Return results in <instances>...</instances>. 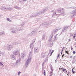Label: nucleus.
Instances as JSON below:
<instances>
[{
  "label": "nucleus",
  "instance_id": "obj_1",
  "mask_svg": "<svg viewBox=\"0 0 76 76\" xmlns=\"http://www.w3.org/2000/svg\"><path fill=\"white\" fill-rule=\"evenodd\" d=\"M32 50H31V51L30 52L29 54V56L28 57V58L27 59V61H26L25 63V69H26L28 67V64L31 63V61L32 59V53H33Z\"/></svg>",
  "mask_w": 76,
  "mask_h": 76
},
{
  "label": "nucleus",
  "instance_id": "obj_2",
  "mask_svg": "<svg viewBox=\"0 0 76 76\" xmlns=\"http://www.w3.org/2000/svg\"><path fill=\"white\" fill-rule=\"evenodd\" d=\"M53 34H51L49 37V42H50V44L49 45V47H52L53 46V41H52L53 39Z\"/></svg>",
  "mask_w": 76,
  "mask_h": 76
},
{
  "label": "nucleus",
  "instance_id": "obj_3",
  "mask_svg": "<svg viewBox=\"0 0 76 76\" xmlns=\"http://www.w3.org/2000/svg\"><path fill=\"white\" fill-rule=\"evenodd\" d=\"M57 12L58 13H60L61 14H65V12L64 11V10L63 8H60L58 9Z\"/></svg>",
  "mask_w": 76,
  "mask_h": 76
},
{
  "label": "nucleus",
  "instance_id": "obj_4",
  "mask_svg": "<svg viewBox=\"0 0 76 76\" xmlns=\"http://www.w3.org/2000/svg\"><path fill=\"white\" fill-rule=\"evenodd\" d=\"M53 21L52 20H50L48 22L44 23L42 24V25H45V26H47V25H51V23H52Z\"/></svg>",
  "mask_w": 76,
  "mask_h": 76
},
{
  "label": "nucleus",
  "instance_id": "obj_5",
  "mask_svg": "<svg viewBox=\"0 0 76 76\" xmlns=\"http://www.w3.org/2000/svg\"><path fill=\"white\" fill-rule=\"evenodd\" d=\"M13 48V46H12V45L8 44L7 45V50H8L9 51H10L11 50H12V48Z\"/></svg>",
  "mask_w": 76,
  "mask_h": 76
},
{
  "label": "nucleus",
  "instance_id": "obj_6",
  "mask_svg": "<svg viewBox=\"0 0 76 76\" xmlns=\"http://www.w3.org/2000/svg\"><path fill=\"white\" fill-rule=\"evenodd\" d=\"M19 61V59H18L17 60V61H16V63H12V64L11 66H12L13 67H15L18 64Z\"/></svg>",
  "mask_w": 76,
  "mask_h": 76
},
{
  "label": "nucleus",
  "instance_id": "obj_7",
  "mask_svg": "<svg viewBox=\"0 0 76 76\" xmlns=\"http://www.w3.org/2000/svg\"><path fill=\"white\" fill-rule=\"evenodd\" d=\"M19 50H18V49H16L13 52V54L14 55H17L19 53Z\"/></svg>",
  "mask_w": 76,
  "mask_h": 76
},
{
  "label": "nucleus",
  "instance_id": "obj_8",
  "mask_svg": "<svg viewBox=\"0 0 76 76\" xmlns=\"http://www.w3.org/2000/svg\"><path fill=\"white\" fill-rule=\"evenodd\" d=\"M71 14H73V15L71 16V18H72L73 17L76 15V10H75L72 12H70Z\"/></svg>",
  "mask_w": 76,
  "mask_h": 76
},
{
  "label": "nucleus",
  "instance_id": "obj_9",
  "mask_svg": "<svg viewBox=\"0 0 76 76\" xmlns=\"http://www.w3.org/2000/svg\"><path fill=\"white\" fill-rule=\"evenodd\" d=\"M68 28V26H65L64 27V28L63 29L62 31V33H64V32H66L67 31V30Z\"/></svg>",
  "mask_w": 76,
  "mask_h": 76
},
{
  "label": "nucleus",
  "instance_id": "obj_10",
  "mask_svg": "<svg viewBox=\"0 0 76 76\" xmlns=\"http://www.w3.org/2000/svg\"><path fill=\"white\" fill-rule=\"evenodd\" d=\"M39 51V49L37 48H34V54H36V53H37Z\"/></svg>",
  "mask_w": 76,
  "mask_h": 76
},
{
  "label": "nucleus",
  "instance_id": "obj_11",
  "mask_svg": "<svg viewBox=\"0 0 76 76\" xmlns=\"http://www.w3.org/2000/svg\"><path fill=\"white\" fill-rule=\"evenodd\" d=\"M48 9V7H45V8H44L43 10V11H41V12H42V14L43 13H44L45 12H46V11Z\"/></svg>",
  "mask_w": 76,
  "mask_h": 76
},
{
  "label": "nucleus",
  "instance_id": "obj_12",
  "mask_svg": "<svg viewBox=\"0 0 76 76\" xmlns=\"http://www.w3.org/2000/svg\"><path fill=\"white\" fill-rule=\"evenodd\" d=\"M45 57V53H42L41 54V58H44Z\"/></svg>",
  "mask_w": 76,
  "mask_h": 76
},
{
  "label": "nucleus",
  "instance_id": "obj_13",
  "mask_svg": "<svg viewBox=\"0 0 76 76\" xmlns=\"http://www.w3.org/2000/svg\"><path fill=\"white\" fill-rule=\"evenodd\" d=\"M58 30H60V29H58L57 28L55 29L53 31L52 34H54V33H55V32H57V31H58Z\"/></svg>",
  "mask_w": 76,
  "mask_h": 76
},
{
  "label": "nucleus",
  "instance_id": "obj_14",
  "mask_svg": "<svg viewBox=\"0 0 76 76\" xmlns=\"http://www.w3.org/2000/svg\"><path fill=\"white\" fill-rule=\"evenodd\" d=\"M36 16H38L40 14H42L41 11H39L37 13H35Z\"/></svg>",
  "mask_w": 76,
  "mask_h": 76
},
{
  "label": "nucleus",
  "instance_id": "obj_15",
  "mask_svg": "<svg viewBox=\"0 0 76 76\" xmlns=\"http://www.w3.org/2000/svg\"><path fill=\"white\" fill-rule=\"evenodd\" d=\"M1 9L3 10H7V8H6L5 7H1Z\"/></svg>",
  "mask_w": 76,
  "mask_h": 76
},
{
  "label": "nucleus",
  "instance_id": "obj_16",
  "mask_svg": "<svg viewBox=\"0 0 76 76\" xmlns=\"http://www.w3.org/2000/svg\"><path fill=\"white\" fill-rule=\"evenodd\" d=\"M30 47L31 49L32 50V49L34 48V45L32 43L30 45Z\"/></svg>",
  "mask_w": 76,
  "mask_h": 76
},
{
  "label": "nucleus",
  "instance_id": "obj_17",
  "mask_svg": "<svg viewBox=\"0 0 76 76\" xmlns=\"http://www.w3.org/2000/svg\"><path fill=\"white\" fill-rule=\"evenodd\" d=\"M15 31H18V30H16V28H15V29H14V30H12L11 31V32L12 34H15L16 33V32H15Z\"/></svg>",
  "mask_w": 76,
  "mask_h": 76
},
{
  "label": "nucleus",
  "instance_id": "obj_18",
  "mask_svg": "<svg viewBox=\"0 0 76 76\" xmlns=\"http://www.w3.org/2000/svg\"><path fill=\"white\" fill-rule=\"evenodd\" d=\"M46 36V34H43L42 36V39H44L45 38V36Z\"/></svg>",
  "mask_w": 76,
  "mask_h": 76
},
{
  "label": "nucleus",
  "instance_id": "obj_19",
  "mask_svg": "<svg viewBox=\"0 0 76 76\" xmlns=\"http://www.w3.org/2000/svg\"><path fill=\"white\" fill-rule=\"evenodd\" d=\"M21 55L22 56H21L22 58H23L25 56V53H24V52H22L21 53Z\"/></svg>",
  "mask_w": 76,
  "mask_h": 76
},
{
  "label": "nucleus",
  "instance_id": "obj_20",
  "mask_svg": "<svg viewBox=\"0 0 76 76\" xmlns=\"http://www.w3.org/2000/svg\"><path fill=\"white\" fill-rule=\"evenodd\" d=\"M57 40V35H55L54 38V41H56Z\"/></svg>",
  "mask_w": 76,
  "mask_h": 76
},
{
  "label": "nucleus",
  "instance_id": "obj_21",
  "mask_svg": "<svg viewBox=\"0 0 76 76\" xmlns=\"http://www.w3.org/2000/svg\"><path fill=\"white\" fill-rule=\"evenodd\" d=\"M0 35H5V33L4 31H2L0 32Z\"/></svg>",
  "mask_w": 76,
  "mask_h": 76
},
{
  "label": "nucleus",
  "instance_id": "obj_22",
  "mask_svg": "<svg viewBox=\"0 0 76 76\" xmlns=\"http://www.w3.org/2000/svg\"><path fill=\"white\" fill-rule=\"evenodd\" d=\"M15 58H16L15 57V55H12V60H15Z\"/></svg>",
  "mask_w": 76,
  "mask_h": 76
},
{
  "label": "nucleus",
  "instance_id": "obj_23",
  "mask_svg": "<svg viewBox=\"0 0 76 76\" xmlns=\"http://www.w3.org/2000/svg\"><path fill=\"white\" fill-rule=\"evenodd\" d=\"M14 7L15 9H18V10H20V8L19 7H18L17 6H15Z\"/></svg>",
  "mask_w": 76,
  "mask_h": 76
},
{
  "label": "nucleus",
  "instance_id": "obj_24",
  "mask_svg": "<svg viewBox=\"0 0 76 76\" xmlns=\"http://www.w3.org/2000/svg\"><path fill=\"white\" fill-rule=\"evenodd\" d=\"M20 44V42L19 43H18L17 42H14V43H13V44H14V45H17V44Z\"/></svg>",
  "mask_w": 76,
  "mask_h": 76
},
{
  "label": "nucleus",
  "instance_id": "obj_25",
  "mask_svg": "<svg viewBox=\"0 0 76 76\" xmlns=\"http://www.w3.org/2000/svg\"><path fill=\"white\" fill-rule=\"evenodd\" d=\"M7 20L8 21V22H11L12 21V20L9 18H7Z\"/></svg>",
  "mask_w": 76,
  "mask_h": 76
},
{
  "label": "nucleus",
  "instance_id": "obj_26",
  "mask_svg": "<svg viewBox=\"0 0 76 76\" xmlns=\"http://www.w3.org/2000/svg\"><path fill=\"white\" fill-rule=\"evenodd\" d=\"M35 42V39H33L31 44H32L34 45V42Z\"/></svg>",
  "mask_w": 76,
  "mask_h": 76
},
{
  "label": "nucleus",
  "instance_id": "obj_27",
  "mask_svg": "<svg viewBox=\"0 0 76 76\" xmlns=\"http://www.w3.org/2000/svg\"><path fill=\"white\" fill-rule=\"evenodd\" d=\"M35 42V39H33L31 44H32L34 45V42Z\"/></svg>",
  "mask_w": 76,
  "mask_h": 76
},
{
  "label": "nucleus",
  "instance_id": "obj_28",
  "mask_svg": "<svg viewBox=\"0 0 76 76\" xmlns=\"http://www.w3.org/2000/svg\"><path fill=\"white\" fill-rule=\"evenodd\" d=\"M73 69H75V68H73L72 69V73H75V72L74 71H73Z\"/></svg>",
  "mask_w": 76,
  "mask_h": 76
},
{
  "label": "nucleus",
  "instance_id": "obj_29",
  "mask_svg": "<svg viewBox=\"0 0 76 76\" xmlns=\"http://www.w3.org/2000/svg\"><path fill=\"white\" fill-rule=\"evenodd\" d=\"M11 8L7 7V10H11Z\"/></svg>",
  "mask_w": 76,
  "mask_h": 76
},
{
  "label": "nucleus",
  "instance_id": "obj_30",
  "mask_svg": "<svg viewBox=\"0 0 76 76\" xmlns=\"http://www.w3.org/2000/svg\"><path fill=\"white\" fill-rule=\"evenodd\" d=\"M19 2L21 4H22L23 3V1H22V0H19Z\"/></svg>",
  "mask_w": 76,
  "mask_h": 76
},
{
  "label": "nucleus",
  "instance_id": "obj_31",
  "mask_svg": "<svg viewBox=\"0 0 76 76\" xmlns=\"http://www.w3.org/2000/svg\"><path fill=\"white\" fill-rule=\"evenodd\" d=\"M4 66L3 64L2 63L0 62V66Z\"/></svg>",
  "mask_w": 76,
  "mask_h": 76
},
{
  "label": "nucleus",
  "instance_id": "obj_32",
  "mask_svg": "<svg viewBox=\"0 0 76 76\" xmlns=\"http://www.w3.org/2000/svg\"><path fill=\"white\" fill-rule=\"evenodd\" d=\"M65 53L67 54H69V52L68 51H67V50H65Z\"/></svg>",
  "mask_w": 76,
  "mask_h": 76
},
{
  "label": "nucleus",
  "instance_id": "obj_33",
  "mask_svg": "<svg viewBox=\"0 0 76 76\" xmlns=\"http://www.w3.org/2000/svg\"><path fill=\"white\" fill-rule=\"evenodd\" d=\"M57 15V14H56V12L53 13L52 17H53V16H54V15Z\"/></svg>",
  "mask_w": 76,
  "mask_h": 76
},
{
  "label": "nucleus",
  "instance_id": "obj_34",
  "mask_svg": "<svg viewBox=\"0 0 76 76\" xmlns=\"http://www.w3.org/2000/svg\"><path fill=\"white\" fill-rule=\"evenodd\" d=\"M72 9H75V10H76V8L75 7H72Z\"/></svg>",
  "mask_w": 76,
  "mask_h": 76
},
{
  "label": "nucleus",
  "instance_id": "obj_35",
  "mask_svg": "<svg viewBox=\"0 0 76 76\" xmlns=\"http://www.w3.org/2000/svg\"><path fill=\"white\" fill-rule=\"evenodd\" d=\"M32 16L33 17H36V14L35 13L33 15H32Z\"/></svg>",
  "mask_w": 76,
  "mask_h": 76
},
{
  "label": "nucleus",
  "instance_id": "obj_36",
  "mask_svg": "<svg viewBox=\"0 0 76 76\" xmlns=\"http://www.w3.org/2000/svg\"><path fill=\"white\" fill-rule=\"evenodd\" d=\"M20 73H21V72L20 71V72H18V76H19V75H20Z\"/></svg>",
  "mask_w": 76,
  "mask_h": 76
},
{
  "label": "nucleus",
  "instance_id": "obj_37",
  "mask_svg": "<svg viewBox=\"0 0 76 76\" xmlns=\"http://www.w3.org/2000/svg\"><path fill=\"white\" fill-rule=\"evenodd\" d=\"M53 69H51V71H50V73H53Z\"/></svg>",
  "mask_w": 76,
  "mask_h": 76
},
{
  "label": "nucleus",
  "instance_id": "obj_38",
  "mask_svg": "<svg viewBox=\"0 0 76 76\" xmlns=\"http://www.w3.org/2000/svg\"><path fill=\"white\" fill-rule=\"evenodd\" d=\"M43 74L44 75H45V70H44V71Z\"/></svg>",
  "mask_w": 76,
  "mask_h": 76
},
{
  "label": "nucleus",
  "instance_id": "obj_39",
  "mask_svg": "<svg viewBox=\"0 0 76 76\" xmlns=\"http://www.w3.org/2000/svg\"><path fill=\"white\" fill-rule=\"evenodd\" d=\"M65 70H66V69H62V71L63 72L65 71Z\"/></svg>",
  "mask_w": 76,
  "mask_h": 76
},
{
  "label": "nucleus",
  "instance_id": "obj_40",
  "mask_svg": "<svg viewBox=\"0 0 76 76\" xmlns=\"http://www.w3.org/2000/svg\"><path fill=\"white\" fill-rule=\"evenodd\" d=\"M54 52V50H53L51 53V55H52V54H53V53Z\"/></svg>",
  "mask_w": 76,
  "mask_h": 76
},
{
  "label": "nucleus",
  "instance_id": "obj_41",
  "mask_svg": "<svg viewBox=\"0 0 76 76\" xmlns=\"http://www.w3.org/2000/svg\"><path fill=\"white\" fill-rule=\"evenodd\" d=\"M34 33H35V32H34V31H32L31 32V34H34Z\"/></svg>",
  "mask_w": 76,
  "mask_h": 76
},
{
  "label": "nucleus",
  "instance_id": "obj_42",
  "mask_svg": "<svg viewBox=\"0 0 76 76\" xmlns=\"http://www.w3.org/2000/svg\"><path fill=\"white\" fill-rule=\"evenodd\" d=\"M59 56H60V54H58V55L57 56V58H58Z\"/></svg>",
  "mask_w": 76,
  "mask_h": 76
},
{
  "label": "nucleus",
  "instance_id": "obj_43",
  "mask_svg": "<svg viewBox=\"0 0 76 76\" xmlns=\"http://www.w3.org/2000/svg\"><path fill=\"white\" fill-rule=\"evenodd\" d=\"M76 35H75L73 37V38H74V39H75V37H76Z\"/></svg>",
  "mask_w": 76,
  "mask_h": 76
},
{
  "label": "nucleus",
  "instance_id": "obj_44",
  "mask_svg": "<svg viewBox=\"0 0 76 76\" xmlns=\"http://www.w3.org/2000/svg\"><path fill=\"white\" fill-rule=\"evenodd\" d=\"M51 50H50L49 51V54H50V53H51Z\"/></svg>",
  "mask_w": 76,
  "mask_h": 76
},
{
  "label": "nucleus",
  "instance_id": "obj_45",
  "mask_svg": "<svg viewBox=\"0 0 76 76\" xmlns=\"http://www.w3.org/2000/svg\"><path fill=\"white\" fill-rule=\"evenodd\" d=\"M17 42V43H19V42H20V43H21V42H20V41H18V42Z\"/></svg>",
  "mask_w": 76,
  "mask_h": 76
},
{
  "label": "nucleus",
  "instance_id": "obj_46",
  "mask_svg": "<svg viewBox=\"0 0 76 76\" xmlns=\"http://www.w3.org/2000/svg\"><path fill=\"white\" fill-rule=\"evenodd\" d=\"M38 44H39V45H41V42H38Z\"/></svg>",
  "mask_w": 76,
  "mask_h": 76
},
{
  "label": "nucleus",
  "instance_id": "obj_47",
  "mask_svg": "<svg viewBox=\"0 0 76 76\" xmlns=\"http://www.w3.org/2000/svg\"><path fill=\"white\" fill-rule=\"evenodd\" d=\"M53 74L52 73H50V76H51V75H52V74Z\"/></svg>",
  "mask_w": 76,
  "mask_h": 76
},
{
  "label": "nucleus",
  "instance_id": "obj_48",
  "mask_svg": "<svg viewBox=\"0 0 76 76\" xmlns=\"http://www.w3.org/2000/svg\"><path fill=\"white\" fill-rule=\"evenodd\" d=\"M75 53H76V52H75V51H73V54H75Z\"/></svg>",
  "mask_w": 76,
  "mask_h": 76
},
{
  "label": "nucleus",
  "instance_id": "obj_49",
  "mask_svg": "<svg viewBox=\"0 0 76 76\" xmlns=\"http://www.w3.org/2000/svg\"><path fill=\"white\" fill-rule=\"evenodd\" d=\"M24 25V23H22V24L21 25L22 26H22Z\"/></svg>",
  "mask_w": 76,
  "mask_h": 76
},
{
  "label": "nucleus",
  "instance_id": "obj_50",
  "mask_svg": "<svg viewBox=\"0 0 76 76\" xmlns=\"http://www.w3.org/2000/svg\"><path fill=\"white\" fill-rule=\"evenodd\" d=\"M1 52L0 51V57L1 56Z\"/></svg>",
  "mask_w": 76,
  "mask_h": 76
},
{
  "label": "nucleus",
  "instance_id": "obj_51",
  "mask_svg": "<svg viewBox=\"0 0 76 76\" xmlns=\"http://www.w3.org/2000/svg\"><path fill=\"white\" fill-rule=\"evenodd\" d=\"M70 41H72V39H69V42Z\"/></svg>",
  "mask_w": 76,
  "mask_h": 76
},
{
  "label": "nucleus",
  "instance_id": "obj_52",
  "mask_svg": "<svg viewBox=\"0 0 76 76\" xmlns=\"http://www.w3.org/2000/svg\"><path fill=\"white\" fill-rule=\"evenodd\" d=\"M72 57L75 58V56H74V57H72V56H70V58H72Z\"/></svg>",
  "mask_w": 76,
  "mask_h": 76
},
{
  "label": "nucleus",
  "instance_id": "obj_53",
  "mask_svg": "<svg viewBox=\"0 0 76 76\" xmlns=\"http://www.w3.org/2000/svg\"><path fill=\"white\" fill-rule=\"evenodd\" d=\"M44 62H43V63L42 64V67H43V66H44Z\"/></svg>",
  "mask_w": 76,
  "mask_h": 76
},
{
  "label": "nucleus",
  "instance_id": "obj_54",
  "mask_svg": "<svg viewBox=\"0 0 76 76\" xmlns=\"http://www.w3.org/2000/svg\"><path fill=\"white\" fill-rule=\"evenodd\" d=\"M42 31H39V32H42Z\"/></svg>",
  "mask_w": 76,
  "mask_h": 76
},
{
  "label": "nucleus",
  "instance_id": "obj_55",
  "mask_svg": "<svg viewBox=\"0 0 76 76\" xmlns=\"http://www.w3.org/2000/svg\"><path fill=\"white\" fill-rule=\"evenodd\" d=\"M50 68L51 69H53V67H52V66L50 67Z\"/></svg>",
  "mask_w": 76,
  "mask_h": 76
},
{
  "label": "nucleus",
  "instance_id": "obj_56",
  "mask_svg": "<svg viewBox=\"0 0 76 76\" xmlns=\"http://www.w3.org/2000/svg\"><path fill=\"white\" fill-rule=\"evenodd\" d=\"M68 74H70V72H68Z\"/></svg>",
  "mask_w": 76,
  "mask_h": 76
},
{
  "label": "nucleus",
  "instance_id": "obj_57",
  "mask_svg": "<svg viewBox=\"0 0 76 76\" xmlns=\"http://www.w3.org/2000/svg\"><path fill=\"white\" fill-rule=\"evenodd\" d=\"M64 55H62V57H64Z\"/></svg>",
  "mask_w": 76,
  "mask_h": 76
},
{
  "label": "nucleus",
  "instance_id": "obj_58",
  "mask_svg": "<svg viewBox=\"0 0 76 76\" xmlns=\"http://www.w3.org/2000/svg\"><path fill=\"white\" fill-rule=\"evenodd\" d=\"M63 48H62V50H64V47H63Z\"/></svg>",
  "mask_w": 76,
  "mask_h": 76
},
{
  "label": "nucleus",
  "instance_id": "obj_59",
  "mask_svg": "<svg viewBox=\"0 0 76 76\" xmlns=\"http://www.w3.org/2000/svg\"><path fill=\"white\" fill-rule=\"evenodd\" d=\"M26 0H23V1H26Z\"/></svg>",
  "mask_w": 76,
  "mask_h": 76
},
{
  "label": "nucleus",
  "instance_id": "obj_60",
  "mask_svg": "<svg viewBox=\"0 0 76 76\" xmlns=\"http://www.w3.org/2000/svg\"><path fill=\"white\" fill-rule=\"evenodd\" d=\"M1 42H0V45H1Z\"/></svg>",
  "mask_w": 76,
  "mask_h": 76
},
{
  "label": "nucleus",
  "instance_id": "obj_61",
  "mask_svg": "<svg viewBox=\"0 0 76 76\" xmlns=\"http://www.w3.org/2000/svg\"><path fill=\"white\" fill-rule=\"evenodd\" d=\"M71 50H72V48H71Z\"/></svg>",
  "mask_w": 76,
  "mask_h": 76
},
{
  "label": "nucleus",
  "instance_id": "obj_62",
  "mask_svg": "<svg viewBox=\"0 0 76 76\" xmlns=\"http://www.w3.org/2000/svg\"><path fill=\"white\" fill-rule=\"evenodd\" d=\"M63 50H61V52L62 53V52H63Z\"/></svg>",
  "mask_w": 76,
  "mask_h": 76
},
{
  "label": "nucleus",
  "instance_id": "obj_63",
  "mask_svg": "<svg viewBox=\"0 0 76 76\" xmlns=\"http://www.w3.org/2000/svg\"><path fill=\"white\" fill-rule=\"evenodd\" d=\"M64 15H65V14L63 15V16H64Z\"/></svg>",
  "mask_w": 76,
  "mask_h": 76
},
{
  "label": "nucleus",
  "instance_id": "obj_64",
  "mask_svg": "<svg viewBox=\"0 0 76 76\" xmlns=\"http://www.w3.org/2000/svg\"><path fill=\"white\" fill-rule=\"evenodd\" d=\"M62 52L61 53V54H62Z\"/></svg>",
  "mask_w": 76,
  "mask_h": 76
}]
</instances>
